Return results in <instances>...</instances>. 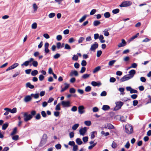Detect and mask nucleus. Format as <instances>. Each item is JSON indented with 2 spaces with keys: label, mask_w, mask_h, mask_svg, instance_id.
Segmentation results:
<instances>
[{
  "label": "nucleus",
  "mask_w": 151,
  "mask_h": 151,
  "mask_svg": "<svg viewBox=\"0 0 151 151\" xmlns=\"http://www.w3.org/2000/svg\"><path fill=\"white\" fill-rule=\"evenodd\" d=\"M24 114V120L26 122L30 120L33 117V116H35L36 114V111L35 110H33L31 112V114H28V112L22 113Z\"/></svg>",
  "instance_id": "f257e3e1"
},
{
  "label": "nucleus",
  "mask_w": 151,
  "mask_h": 151,
  "mask_svg": "<svg viewBox=\"0 0 151 151\" xmlns=\"http://www.w3.org/2000/svg\"><path fill=\"white\" fill-rule=\"evenodd\" d=\"M126 132L128 134L132 133L133 132L132 126L130 124H127L126 125L125 127Z\"/></svg>",
  "instance_id": "f03ea898"
},
{
  "label": "nucleus",
  "mask_w": 151,
  "mask_h": 151,
  "mask_svg": "<svg viewBox=\"0 0 151 151\" xmlns=\"http://www.w3.org/2000/svg\"><path fill=\"white\" fill-rule=\"evenodd\" d=\"M47 138V135L46 134H44L41 140L40 143L39 145L40 147L42 146L45 144Z\"/></svg>",
  "instance_id": "7ed1b4c3"
},
{
  "label": "nucleus",
  "mask_w": 151,
  "mask_h": 151,
  "mask_svg": "<svg viewBox=\"0 0 151 151\" xmlns=\"http://www.w3.org/2000/svg\"><path fill=\"white\" fill-rule=\"evenodd\" d=\"M116 106L114 108V110H117L120 109L123 104V103L121 101L117 102L116 103Z\"/></svg>",
  "instance_id": "20e7f679"
},
{
  "label": "nucleus",
  "mask_w": 151,
  "mask_h": 151,
  "mask_svg": "<svg viewBox=\"0 0 151 151\" xmlns=\"http://www.w3.org/2000/svg\"><path fill=\"white\" fill-rule=\"evenodd\" d=\"M132 2L130 1H126L123 2L120 5L121 7H126L130 6Z\"/></svg>",
  "instance_id": "39448f33"
},
{
  "label": "nucleus",
  "mask_w": 151,
  "mask_h": 151,
  "mask_svg": "<svg viewBox=\"0 0 151 151\" xmlns=\"http://www.w3.org/2000/svg\"><path fill=\"white\" fill-rule=\"evenodd\" d=\"M70 102L69 101H63L61 102V104L64 107H69L70 106Z\"/></svg>",
  "instance_id": "423d86ee"
},
{
  "label": "nucleus",
  "mask_w": 151,
  "mask_h": 151,
  "mask_svg": "<svg viewBox=\"0 0 151 151\" xmlns=\"http://www.w3.org/2000/svg\"><path fill=\"white\" fill-rule=\"evenodd\" d=\"M87 127H85L80 129L79 132L81 135L83 136L85 135L86 133L87 132Z\"/></svg>",
  "instance_id": "0eeeda50"
},
{
  "label": "nucleus",
  "mask_w": 151,
  "mask_h": 151,
  "mask_svg": "<svg viewBox=\"0 0 151 151\" xmlns=\"http://www.w3.org/2000/svg\"><path fill=\"white\" fill-rule=\"evenodd\" d=\"M33 60H34V59L32 58H31L29 59V60L26 61L24 63H22L21 64V66H27L29 65V63L32 62Z\"/></svg>",
  "instance_id": "6e6552de"
},
{
  "label": "nucleus",
  "mask_w": 151,
  "mask_h": 151,
  "mask_svg": "<svg viewBox=\"0 0 151 151\" xmlns=\"http://www.w3.org/2000/svg\"><path fill=\"white\" fill-rule=\"evenodd\" d=\"M98 47V43L96 42H95L93 44L91 45L90 50L94 51Z\"/></svg>",
  "instance_id": "1a4fd4ad"
},
{
  "label": "nucleus",
  "mask_w": 151,
  "mask_h": 151,
  "mask_svg": "<svg viewBox=\"0 0 151 151\" xmlns=\"http://www.w3.org/2000/svg\"><path fill=\"white\" fill-rule=\"evenodd\" d=\"M131 79L128 75H126L122 78L120 80V81L121 82H123L125 81H128L129 80Z\"/></svg>",
  "instance_id": "9d476101"
},
{
  "label": "nucleus",
  "mask_w": 151,
  "mask_h": 151,
  "mask_svg": "<svg viewBox=\"0 0 151 151\" xmlns=\"http://www.w3.org/2000/svg\"><path fill=\"white\" fill-rule=\"evenodd\" d=\"M84 107L83 106H80L78 107V112L80 114H82L85 112Z\"/></svg>",
  "instance_id": "9b49d317"
},
{
  "label": "nucleus",
  "mask_w": 151,
  "mask_h": 151,
  "mask_svg": "<svg viewBox=\"0 0 151 151\" xmlns=\"http://www.w3.org/2000/svg\"><path fill=\"white\" fill-rule=\"evenodd\" d=\"M129 74L127 75L131 78H132L134 76V75L135 74L136 71L134 70H131L129 72Z\"/></svg>",
  "instance_id": "f8f14e48"
},
{
  "label": "nucleus",
  "mask_w": 151,
  "mask_h": 151,
  "mask_svg": "<svg viewBox=\"0 0 151 151\" xmlns=\"http://www.w3.org/2000/svg\"><path fill=\"white\" fill-rule=\"evenodd\" d=\"M32 99V97L30 95L26 96L24 99V101L25 102H27L30 101Z\"/></svg>",
  "instance_id": "ddd939ff"
},
{
  "label": "nucleus",
  "mask_w": 151,
  "mask_h": 151,
  "mask_svg": "<svg viewBox=\"0 0 151 151\" xmlns=\"http://www.w3.org/2000/svg\"><path fill=\"white\" fill-rule=\"evenodd\" d=\"M104 128L109 129H113L114 128V126L110 124H108L105 125Z\"/></svg>",
  "instance_id": "4468645a"
},
{
  "label": "nucleus",
  "mask_w": 151,
  "mask_h": 151,
  "mask_svg": "<svg viewBox=\"0 0 151 151\" xmlns=\"http://www.w3.org/2000/svg\"><path fill=\"white\" fill-rule=\"evenodd\" d=\"M126 43L124 40L122 39V42L119 43L118 45V47H120L125 46L126 45Z\"/></svg>",
  "instance_id": "2eb2a0df"
},
{
  "label": "nucleus",
  "mask_w": 151,
  "mask_h": 151,
  "mask_svg": "<svg viewBox=\"0 0 151 151\" xmlns=\"http://www.w3.org/2000/svg\"><path fill=\"white\" fill-rule=\"evenodd\" d=\"M77 76L78 75V73L76 70H71L70 74V76L72 77L73 76Z\"/></svg>",
  "instance_id": "dca6fc26"
},
{
  "label": "nucleus",
  "mask_w": 151,
  "mask_h": 151,
  "mask_svg": "<svg viewBox=\"0 0 151 151\" xmlns=\"http://www.w3.org/2000/svg\"><path fill=\"white\" fill-rule=\"evenodd\" d=\"M64 84L65 86L64 88H62V89L60 91L61 92H64V91L67 89L69 87V84H68L66 83H64Z\"/></svg>",
  "instance_id": "f3484780"
},
{
  "label": "nucleus",
  "mask_w": 151,
  "mask_h": 151,
  "mask_svg": "<svg viewBox=\"0 0 151 151\" xmlns=\"http://www.w3.org/2000/svg\"><path fill=\"white\" fill-rule=\"evenodd\" d=\"M91 84L93 86H99L101 85V83L100 82L97 83L96 81H93L91 82Z\"/></svg>",
  "instance_id": "a211bd4d"
},
{
  "label": "nucleus",
  "mask_w": 151,
  "mask_h": 151,
  "mask_svg": "<svg viewBox=\"0 0 151 151\" xmlns=\"http://www.w3.org/2000/svg\"><path fill=\"white\" fill-rule=\"evenodd\" d=\"M26 86L27 87H28L31 89L33 88H34V86L31 84L29 82H28L26 84Z\"/></svg>",
  "instance_id": "6ab92c4d"
},
{
  "label": "nucleus",
  "mask_w": 151,
  "mask_h": 151,
  "mask_svg": "<svg viewBox=\"0 0 151 151\" xmlns=\"http://www.w3.org/2000/svg\"><path fill=\"white\" fill-rule=\"evenodd\" d=\"M109 109L110 107L107 105H104L102 107V109L104 111L108 110Z\"/></svg>",
  "instance_id": "aec40b11"
},
{
  "label": "nucleus",
  "mask_w": 151,
  "mask_h": 151,
  "mask_svg": "<svg viewBox=\"0 0 151 151\" xmlns=\"http://www.w3.org/2000/svg\"><path fill=\"white\" fill-rule=\"evenodd\" d=\"M101 69V67L100 66H98L96 67L93 70V73H95L97 72H98Z\"/></svg>",
  "instance_id": "412c9836"
},
{
  "label": "nucleus",
  "mask_w": 151,
  "mask_h": 151,
  "mask_svg": "<svg viewBox=\"0 0 151 151\" xmlns=\"http://www.w3.org/2000/svg\"><path fill=\"white\" fill-rule=\"evenodd\" d=\"M90 74H85L83 75L81 77V78L83 79H86L89 77Z\"/></svg>",
  "instance_id": "4be33fe9"
},
{
  "label": "nucleus",
  "mask_w": 151,
  "mask_h": 151,
  "mask_svg": "<svg viewBox=\"0 0 151 151\" xmlns=\"http://www.w3.org/2000/svg\"><path fill=\"white\" fill-rule=\"evenodd\" d=\"M104 38V37L102 35H100L99 37V39L100 41V42L101 43H104L105 42V41L103 40Z\"/></svg>",
  "instance_id": "5701e85b"
},
{
  "label": "nucleus",
  "mask_w": 151,
  "mask_h": 151,
  "mask_svg": "<svg viewBox=\"0 0 151 151\" xmlns=\"http://www.w3.org/2000/svg\"><path fill=\"white\" fill-rule=\"evenodd\" d=\"M38 72L37 70H33L31 73V74L32 76H36L38 74Z\"/></svg>",
  "instance_id": "b1692460"
},
{
  "label": "nucleus",
  "mask_w": 151,
  "mask_h": 151,
  "mask_svg": "<svg viewBox=\"0 0 151 151\" xmlns=\"http://www.w3.org/2000/svg\"><path fill=\"white\" fill-rule=\"evenodd\" d=\"M31 97H33L35 99H37L39 98V95L38 93L33 94L32 93L31 94Z\"/></svg>",
  "instance_id": "393cba45"
},
{
  "label": "nucleus",
  "mask_w": 151,
  "mask_h": 151,
  "mask_svg": "<svg viewBox=\"0 0 151 151\" xmlns=\"http://www.w3.org/2000/svg\"><path fill=\"white\" fill-rule=\"evenodd\" d=\"M79 126V124H75L72 126V129L73 130H75Z\"/></svg>",
  "instance_id": "a878e982"
},
{
  "label": "nucleus",
  "mask_w": 151,
  "mask_h": 151,
  "mask_svg": "<svg viewBox=\"0 0 151 151\" xmlns=\"http://www.w3.org/2000/svg\"><path fill=\"white\" fill-rule=\"evenodd\" d=\"M100 22L98 20L94 21L93 23V25L95 26H97L100 24Z\"/></svg>",
  "instance_id": "bb28decb"
},
{
  "label": "nucleus",
  "mask_w": 151,
  "mask_h": 151,
  "mask_svg": "<svg viewBox=\"0 0 151 151\" xmlns=\"http://www.w3.org/2000/svg\"><path fill=\"white\" fill-rule=\"evenodd\" d=\"M8 126V123H6L4 124L2 126V129L5 130Z\"/></svg>",
  "instance_id": "cd10ccee"
},
{
  "label": "nucleus",
  "mask_w": 151,
  "mask_h": 151,
  "mask_svg": "<svg viewBox=\"0 0 151 151\" xmlns=\"http://www.w3.org/2000/svg\"><path fill=\"white\" fill-rule=\"evenodd\" d=\"M76 143L78 145H81L82 143V142L79 138H77L76 140Z\"/></svg>",
  "instance_id": "c85d7f7f"
},
{
  "label": "nucleus",
  "mask_w": 151,
  "mask_h": 151,
  "mask_svg": "<svg viewBox=\"0 0 151 151\" xmlns=\"http://www.w3.org/2000/svg\"><path fill=\"white\" fill-rule=\"evenodd\" d=\"M17 128L15 127L14 128L13 131L10 134V135L11 136H13L17 132Z\"/></svg>",
  "instance_id": "c756f323"
},
{
  "label": "nucleus",
  "mask_w": 151,
  "mask_h": 151,
  "mask_svg": "<svg viewBox=\"0 0 151 151\" xmlns=\"http://www.w3.org/2000/svg\"><path fill=\"white\" fill-rule=\"evenodd\" d=\"M110 14L109 12H106L104 14V16L105 18H108L110 17Z\"/></svg>",
  "instance_id": "7c9ffc66"
},
{
  "label": "nucleus",
  "mask_w": 151,
  "mask_h": 151,
  "mask_svg": "<svg viewBox=\"0 0 151 151\" xmlns=\"http://www.w3.org/2000/svg\"><path fill=\"white\" fill-rule=\"evenodd\" d=\"M32 65L35 67H37L38 65V63L37 61L33 60L32 61Z\"/></svg>",
  "instance_id": "2f4dec72"
},
{
  "label": "nucleus",
  "mask_w": 151,
  "mask_h": 151,
  "mask_svg": "<svg viewBox=\"0 0 151 151\" xmlns=\"http://www.w3.org/2000/svg\"><path fill=\"white\" fill-rule=\"evenodd\" d=\"M119 91L121 92V94L122 95H123L124 94V88H119Z\"/></svg>",
  "instance_id": "473e14b6"
},
{
  "label": "nucleus",
  "mask_w": 151,
  "mask_h": 151,
  "mask_svg": "<svg viewBox=\"0 0 151 151\" xmlns=\"http://www.w3.org/2000/svg\"><path fill=\"white\" fill-rule=\"evenodd\" d=\"M84 124L86 126H90L91 124V121H85L84 122Z\"/></svg>",
  "instance_id": "72a5a7b5"
},
{
  "label": "nucleus",
  "mask_w": 151,
  "mask_h": 151,
  "mask_svg": "<svg viewBox=\"0 0 151 151\" xmlns=\"http://www.w3.org/2000/svg\"><path fill=\"white\" fill-rule=\"evenodd\" d=\"M86 15H84L79 20V22H82L83 21L86 19Z\"/></svg>",
  "instance_id": "f704fd0d"
},
{
  "label": "nucleus",
  "mask_w": 151,
  "mask_h": 151,
  "mask_svg": "<svg viewBox=\"0 0 151 151\" xmlns=\"http://www.w3.org/2000/svg\"><path fill=\"white\" fill-rule=\"evenodd\" d=\"M91 90V87L90 86H89L86 87L85 88V91L87 92L90 91Z\"/></svg>",
  "instance_id": "c9c22d12"
},
{
  "label": "nucleus",
  "mask_w": 151,
  "mask_h": 151,
  "mask_svg": "<svg viewBox=\"0 0 151 151\" xmlns=\"http://www.w3.org/2000/svg\"><path fill=\"white\" fill-rule=\"evenodd\" d=\"M19 137L18 135L13 136L12 137V139L13 140L16 141L19 139Z\"/></svg>",
  "instance_id": "e433bc0d"
},
{
  "label": "nucleus",
  "mask_w": 151,
  "mask_h": 151,
  "mask_svg": "<svg viewBox=\"0 0 151 151\" xmlns=\"http://www.w3.org/2000/svg\"><path fill=\"white\" fill-rule=\"evenodd\" d=\"M84 39H85L83 37H80L78 40V43H82Z\"/></svg>",
  "instance_id": "4c0bfd02"
},
{
  "label": "nucleus",
  "mask_w": 151,
  "mask_h": 151,
  "mask_svg": "<svg viewBox=\"0 0 151 151\" xmlns=\"http://www.w3.org/2000/svg\"><path fill=\"white\" fill-rule=\"evenodd\" d=\"M33 8L35 11H36L37 10L38 7L36 4L34 3L33 4Z\"/></svg>",
  "instance_id": "58836bf2"
},
{
  "label": "nucleus",
  "mask_w": 151,
  "mask_h": 151,
  "mask_svg": "<svg viewBox=\"0 0 151 151\" xmlns=\"http://www.w3.org/2000/svg\"><path fill=\"white\" fill-rule=\"evenodd\" d=\"M119 10L118 9H116L112 10V13L114 14H116L119 12Z\"/></svg>",
  "instance_id": "ea45409f"
},
{
  "label": "nucleus",
  "mask_w": 151,
  "mask_h": 151,
  "mask_svg": "<svg viewBox=\"0 0 151 151\" xmlns=\"http://www.w3.org/2000/svg\"><path fill=\"white\" fill-rule=\"evenodd\" d=\"M116 62V60H113L110 61L108 63L109 66H112Z\"/></svg>",
  "instance_id": "a19ab883"
},
{
  "label": "nucleus",
  "mask_w": 151,
  "mask_h": 151,
  "mask_svg": "<svg viewBox=\"0 0 151 151\" xmlns=\"http://www.w3.org/2000/svg\"><path fill=\"white\" fill-rule=\"evenodd\" d=\"M72 60L75 61H77L78 59V56L76 55H74L72 57Z\"/></svg>",
  "instance_id": "79ce46f5"
},
{
  "label": "nucleus",
  "mask_w": 151,
  "mask_h": 151,
  "mask_svg": "<svg viewBox=\"0 0 151 151\" xmlns=\"http://www.w3.org/2000/svg\"><path fill=\"white\" fill-rule=\"evenodd\" d=\"M139 35V33H137L136 35L132 37L130 39V40L132 41L133 40L135 39V38H136Z\"/></svg>",
  "instance_id": "37998d69"
},
{
  "label": "nucleus",
  "mask_w": 151,
  "mask_h": 151,
  "mask_svg": "<svg viewBox=\"0 0 151 151\" xmlns=\"http://www.w3.org/2000/svg\"><path fill=\"white\" fill-rule=\"evenodd\" d=\"M60 56V55L59 53H57L54 55L53 58L55 59H57L59 58Z\"/></svg>",
  "instance_id": "c03bdc74"
},
{
  "label": "nucleus",
  "mask_w": 151,
  "mask_h": 151,
  "mask_svg": "<svg viewBox=\"0 0 151 151\" xmlns=\"http://www.w3.org/2000/svg\"><path fill=\"white\" fill-rule=\"evenodd\" d=\"M101 134L102 135H104L106 137L109 135V133L108 132L105 133L104 131H102L101 132Z\"/></svg>",
  "instance_id": "a18cd8bd"
},
{
  "label": "nucleus",
  "mask_w": 151,
  "mask_h": 151,
  "mask_svg": "<svg viewBox=\"0 0 151 151\" xmlns=\"http://www.w3.org/2000/svg\"><path fill=\"white\" fill-rule=\"evenodd\" d=\"M55 15V13H51L49 14L48 16L50 18H52L54 17Z\"/></svg>",
  "instance_id": "49530a36"
},
{
  "label": "nucleus",
  "mask_w": 151,
  "mask_h": 151,
  "mask_svg": "<svg viewBox=\"0 0 151 151\" xmlns=\"http://www.w3.org/2000/svg\"><path fill=\"white\" fill-rule=\"evenodd\" d=\"M61 104L60 103L58 104L56 106L55 108V110H60V106Z\"/></svg>",
  "instance_id": "de8ad7c7"
},
{
  "label": "nucleus",
  "mask_w": 151,
  "mask_h": 151,
  "mask_svg": "<svg viewBox=\"0 0 151 151\" xmlns=\"http://www.w3.org/2000/svg\"><path fill=\"white\" fill-rule=\"evenodd\" d=\"M44 78L45 77L42 75H40L39 77V79L40 81H42L44 80Z\"/></svg>",
  "instance_id": "09e8293b"
},
{
  "label": "nucleus",
  "mask_w": 151,
  "mask_h": 151,
  "mask_svg": "<svg viewBox=\"0 0 151 151\" xmlns=\"http://www.w3.org/2000/svg\"><path fill=\"white\" fill-rule=\"evenodd\" d=\"M87 63L86 60H82L81 63V65L83 66H85L86 65Z\"/></svg>",
  "instance_id": "8fccbe9b"
},
{
  "label": "nucleus",
  "mask_w": 151,
  "mask_h": 151,
  "mask_svg": "<svg viewBox=\"0 0 151 151\" xmlns=\"http://www.w3.org/2000/svg\"><path fill=\"white\" fill-rule=\"evenodd\" d=\"M65 49L67 50H70L71 49L70 46L68 44H66L65 45Z\"/></svg>",
  "instance_id": "3c124183"
},
{
  "label": "nucleus",
  "mask_w": 151,
  "mask_h": 151,
  "mask_svg": "<svg viewBox=\"0 0 151 151\" xmlns=\"http://www.w3.org/2000/svg\"><path fill=\"white\" fill-rule=\"evenodd\" d=\"M37 27V24L36 23H33L32 25V28L33 29H35Z\"/></svg>",
  "instance_id": "603ef678"
},
{
  "label": "nucleus",
  "mask_w": 151,
  "mask_h": 151,
  "mask_svg": "<svg viewBox=\"0 0 151 151\" xmlns=\"http://www.w3.org/2000/svg\"><path fill=\"white\" fill-rule=\"evenodd\" d=\"M88 137H85L83 138V140L85 143L87 142L88 141Z\"/></svg>",
  "instance_id": "864d4df0"
},
{
  "label": "nucleus",
  "mask_w": 151,
  "mask_h": 151,
  "mask_svg": "<svg viewBox=\"0 0 151 151\" xmlns=\"http://www.w3.org/2000/svg\"><path fill=\"white\" fill-rule=\"evenodd\" d=\"M110 82L111 83H114L116 81V79L114 77L110 78L109 80Z\"/></svg>",
  "instance_id": "5fc2aeb1"
},
{
  "label": "nucleus",
  "mask_w": 151,
  "mask_h": 151,
  "mask_svg": "<svg viewBox=\"0 0 151 151\" xmlns=\"http://www.w3.org/2000/svg\"><path fill=\"white\" fill-rule=\"evenodd\" d=\"M69 92L70 93H74L76 92V90L74 88H71L70 89Z\"/></svg>",
  "instance_id": "6e6d98bb"
},
{
  "label": "nucleus",
  "mask_w": 151,
  "mask_h": 151,
  "mask_svg": "<svg viewBox=\"0 0 151 151\" xmlns=\"http://www.w3.org/2000/svg\"><path fill=\"white\" fill-rule=\"evenodd\" d=\"M55 147L57 149H60L61 148V145L60 144H58L56 145Z\"/></svg>",
  "instance_id": "4d7b16f0"
},
{
  "label": "nucleus",
  "mask_w": 151,
  "mask_h": 151,
  "mask_svg": "<svg viewBox=\"0 0 151 151\" xmlns=\"http://www.w3.org/2000/svg\"><path fill=\"white\" fill-rule=\"evenodd\" d=\"M41 114L42 116L43 117H46L47 116V115L46 113V112L44 111H42L41 112Z\"/></svg>",
  "instance_id": "13d9d810"
},
{
  "label": "nucleus",
  "mask_w": 151,
  "mask_h": 151,
  "mask_svg": "<svg viewBox=\"0 0 151 151\" xmlns=\"http://www.w3.org/2000/svg\"><path fill=\"white\" fill-rule=\"evenodd\" d=\"M62 37L60 35H59L57 36L56 39L58 41H60L62 40Z\"/></svg>",
  "instance_id": "bf43d9fd"
},
{
  "label": "nucleus",
  "mask_w": 151,
  "mask_h": 151,
  "mask_svg": "<svg viewBox=\"0 0 151 151\" xmlns=\"http://www.w3.org/2000/svg\"><path fill=\"white\" fill-rule=\"evenodd\" d=\"M106 92L105 91H104L101 93V96H106Z\"/></svg>",
  "instance_id": "052dcab7"
},
{
  "label": "nucleus",
  "mask_w": 151,
  "mask_h": 151,
  "mask_svg": "<svg viewBox=\"0 0 151 151\" xmlns=\"http://www.w3.org/2000/svg\"><path fill=\"white\" fill-rule=\"evenodd\" d=\"M102 53V52L101 50L97 51V56L98 57H99Z\"/></svg>",
  "instance_id": "680f3d73"
},
{
  "label": "nucleus",
  "mask_w": 151,
  "mask_h": 151,
  "mask_svg": "<svg viewBox=\"0 0 151 151\" xmlns=\"http://www.w3.org/2000/svg\"><path fill=\"white\" fill-rule=\"evenodd\" d=\"M138 102L137 100H134L133 101V105L134 106H135L138 104Z\"/></svg>",
  "instance_id": "e2e57ef3"
},
{
  "label": "nucleus",
  "mask_w": 151,
  "mask_h": 151,
  "mask_svg": "<svg viewBox=\"0 0 151 151\" xmlns=\"http://www.w3.org/2000/svg\"><path fill=\"white\" fill-rule=\"evenodd\" d=\"M77 110V107L76 106H73L71 109V111H73V112L76 111Z\"/></svg>",
  "instance_id": "0e129e2a"
},
{
  "label": "nucleus",
  "mask_w": 151,
  "mask_h": 151,
  "mask_svg": "<svg viewBox=\"0 0 151 151\" xmlns=\"http://www.w3.org/2000/svg\"><path fill=\"white\" fill-rule=\"evenodd\" d=\"M56 45L58 49L62 48V47H61V44L60 42H58L57 43Z\"/></svg>",
  "instance_id": "69168bd1"
},
{
  "label": "nucleus",
  "mask_w": 151,
  "mask_h": 151,
  "mask_svg": "<svg viewBox=\"0 0 151 151\" xmlns=\"http://www.w3.org/2000/svg\"><path fill=\"white\" fill-rule=\"evenodd\" d=\"M96 9H93L90 12V15H93L96 13Z\"/></svg>",
  "instance_id": "338daca9"
},
{
  "label": "nucleus",
  "mask_w": 151,
  "mask_h": 151,
  "mask_svg": "<svg viewBox=\"0 0 151 151\" xmlns=\"http://www.w3.org/2000/svg\"><path fill=\"white\" fill-rule=\"evenodd\" d=\"M86 70V68L84 67H82L81 68V70L80 71L81 73H83Z\"/></svg>",
  "instance_id": "774afa93"
}]
</instances>
